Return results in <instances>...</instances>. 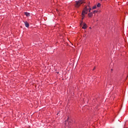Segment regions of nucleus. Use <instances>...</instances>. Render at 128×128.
Here are the masks:
<instances>
[{
  "label": "nucleus",
  "mask_w": 128,
  "mask_h": 128,
  "mask_svg": "<svg viewBox=\"0 0 128 128\" xmlns=\"http://www.w3.org/2000/svg\"><path fill=\"white\" fill-rule=\"evenodd\" d=\"M84 2V0H79L78 1H76V4L74 5L76 8H78L80 6V4H82Z\"/></svg>",
  "instance_id": "nucleus-1"
},
{
  "label": "nucleus",
  "mask_w": 128,
  "mask_h": 128,
  "mask_svg": "<svg viewBox=\"0 0 128 128\" xmlns=\"http://www.w3.org/2000/svg\"><path fill=\"white\" fill-rule=\"evenodd\" d=\"M88 7H86L84 10H82V20H84V14H88Z\"/></svg>",
  "instance_id": "nucleus-2"
},
{
  "label": "nucleus",
  "mask_w": 128,
  "mask_h": 128,
  "mask_svg": "<svg viewBox=\"0 0 128 128\" xmlns=\"http://www.w3.org/2000/svg\"><path fill=\"white\" fill-rule=\"evenodd\" d=\"M80 24H82V26H83L82 28H84V30H86V28H88V26L86 25V23H82V22Z\"/></svg>",
  "instance_id": "nucleus-3"
},
{
  "label": "nucleus",
  "mask_w": 128,
  "mask_h": 128,
  "mask_svg": "<svg viewBox=\"0 0 128 128\" xmlns=\"http://www.w3.org/2000/svg\"><path fill=\"white\" fill-rule=\"evenodd\" d=\"M24 24L26 28H28L30 26V24H28V22H24Z\"/></svg>",
  "instance_id": "nucleus-4"
},
{
  "label": "nucleus",
  "mask_w": 128,
  "mask_h": 128,
  "mask_svg": "<svg viewBox=\"0 0 128 128\" xmlns=\"http://www.w3.org/2000/svg\"><path fill=\"white\" fill-rule=\"evenodd\" d=\"M24 14H26V16H30V13H28V12H26L24 13Z\"/></svg>",
  "instance_id": "nucleus-5"
},
{
  "label": "nucleus",
  "mask_w": 128,
  "mask_h": 128,
  "mask_svg": "<svg viewBox=\"0 0 128 128\" xmlns=\"http://www.w3.org/2000/svg\"><path fill=\"white\" fill-rule=\"evenodd\" d=\"M88 16H90V18L92 17V12L89 13L88 14Z\"/></svg>",
  "instance_id": "nucleus-6"
},
{
  "label": "nucleus",
  "mask_w": 128,
  "mask_h": 128,
  "mask_svg": "<svg viewBox=\"0 0 128 128\" xmlns=\"http://www.w3.org/2000/svg\"><path fill=\"white\" fill-rule=\"evenodd\" d=\"M100 6H101V4L100 3H98V4H97L98 8H100Z\"/></svg>",
  "instance_id": "nucleus-7"
},
{
  "label": "nucleus",
  "mask_w": 128,
  "mask_h": 128,
  "mask_svg": "<svg viewBox=\"0 0 128 128\" xmlns=\"http://www.w3.org/2000/svg\"><path fill=\"white\" fill-rule=\"evenodd\" d=\"M93 10H94V8H96V6H94L92 8Z\"/></svg>",
  "instance_id": "nucleus-8"
},
{
  "label": "nucleus",
  "mask_w": 128,
  "mask_h": 128,
  "mask_svg": "<svg viewBox=\"0 0 128 128\" xmlns=\"http://www.w3.org/2000/svg\"><path fill=\"white\" fill-rule=\"evenodd\" d=\"M95 12H98V11H96V10H94V14Z\"/></svg>",
  "instance_id": "nucleus-9"
},
{
  "label": "nucleus",
  "mask_w": 128,
  "mask_h": 128,
  "mask_svg": "<svg viewBox=\"0 0 128 128\" xmlns=\"http://www.w3.org/2000/svg\"><path fill=\"white\" fill-rule=\"evenodd\" d=\"M90 10H92V8H90L89 12H90Z\"/></svg>",
  "instance_id": "nucleus-10"
},
{
  "label": "nucleus",
  "mask_w": 128,
  "mask_h": 128,
  "mask_svg": "<svg viewBox=\"0 0 128 128\" xmlns=\"http://www.w3.org/2000/svg\"><path fill=\"white\" fill-rule=\"evenodd\" d=\"M96 70V67L94 68L93 69V70Z\"/></svg>",
  "instance_id": "nucleus-11"
},
{
  "label": "nucleus",
  "mask_w": 128,
  "mask_h": 128,
  "mask_svg": "<svg viewBox=\"0 0 128 128\" xmlns=\"http://www.w3.org/2000/svg\"><path fill=\"white\" fill-rule=\"evenodd\" d=\"M57 74H58V72Z\"/></svg>",
  "instance_id": "nucleus-12"
},
{
  "label": "nucleus",
  "mask_w": 128,
  "mask_h": 128,
  "mask_svg": "<svg viewBox=\"0 0 128 128\" xmlns=\"http://www.w3.org/2000/svg\"><path fill=\"white\" fill-rule=\"evenodd\" d=\"M127 4H128V3H127Z\"/></svg>",
  "instance_id": "nucleus-13"
}]
</instances>
